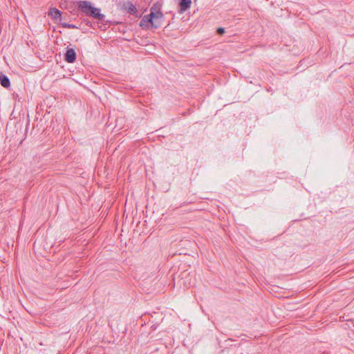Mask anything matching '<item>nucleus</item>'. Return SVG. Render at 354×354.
Here are the masks:
<instances>
[{"instance_id":"obj_8","label":"nucleus","mask_w":354,"mask_h":354,"mask_svg":"<svg viewBox=\"0 0 354 354\" xmlns=\"http://www.w3.org/2000/svg\"><path fill=\"white\" fill-rule=\"evenodd\" d=\"M128 12L131 15L136 14L137 12V8L133 4L129 3L128 7Z\"/></svg>"},{"instance_id":"obj_5","label":"nucleus","mask_w":354,"mask_h":354,"mask_svg":"<svg viewBox=\"0 0 354 354\" xmlns=\"http://www.w3.org/2000/svg\"><path fill=\"white\" fill-rule=\"evenodd\" d=\"M192 0H181L179 3L180 11L181 12H185L191 7Z\"/></svg>"},{"instance_id":"obj_4","label":"nucleus","mask_w":354,"mask_h":354,"mask_svg":"<svg viewBox=\"0 0 354 354\" xmlns=\"http://www.w3.org/2000/svg\"><path fill=\"white\" fill-rule=\"evenodd\" d=\"M140 26L147 28H149V27L152 28V21L149 15H145L142 17L140 22Z\"/></svg>"},{"instance_id":"obj_3","label":"nucleus","mask_w":354,"mask_h":354,"mask_svg":"<svg viewBox=\"0 0 354 354\" xmlns=\"http://www.w3.org/2000/svg\"><path fill=\"white\" fill-rule=\"evenodd\" d=\"M65 60L68 63H73L76 60V53L73 48H67L65 53Z\"/></svg>"},{"instance_id":"obj_6","label":"nucleus","mask_w":354,"mask_h":354,"mask_svg":"<svg viewBox=\"0 0 354 354\" xmlns=\"http://www.w3.org/2000/svg\"><path fill=\"white\" fill-rule=\"evenodd\" d=\"M62 12L57 8H50L48 12V15L54 19H57L61 17Z\"/></svg>"},{"instance_id":"obj_2","label":"nucleus","mask_w":354,"mask_h":354,"mask_svg":"<svg viewBox=\"0 0 354 354\" xmlns=\"http://www.w3.org/2000/svg\"><path fill=\"white\" fill-rule=\"evenodd\" d=\"M149 16L152 21V28H158L162 26L164 15L162 11L156 7V4L151 8Z\"/></svg>"},{"instance_id":"obj_9","label":"nucleus","mask_w":354,"mask_h":354,"mask_svg":"<svg viewBox=\"0 0 354 354\" xmlns=\"http://www.w3.org/2000/svg\"><path fill=\"white\" fill-rule=\"evenodd\" d=\"M62 26L65 27V28H75V27L74 25L69 24H67V23L63 24Z\"/></svg>"},{"instance_id":"obj_10","label":"nucleus","mask_w":354,"mask_h":354,"mask_svg":"<svg viewBox=\"0 0 354 354\" xmlns=\"http://www.w3.org/2000/svg\"><path fill=\"white\" fill-rule=\"evenodd\" d=\"M217 32L218 34H223L225 32V29L223 28H218L217 30Z\"/></svg>"},{"instance_id":"obj_7","label":"nucleus","mask_w":354,"mask_h":354,"mask_svg":"<svg viewBox=\"0 0 354 354\" xmlns=\"http://www.w3.org/2000/svg\"><path fill=\"white\" fill-rule=\"evenodd\" d=\"M0 84L4 88H8L10 85L9 78L3 74H1L0 75Z\"/></svg>"},{"instance_id":"obj_1","label":"nucleus","mask_w":354,"mask_h":354,"mask_svg":"<svg viewBox=\"0 0 354 354\" xmlns=\"http://www.w3.org/2000/svg\"><path fill=\"white\" fill-rule=\"evenodd\" d=\"M79 8L87 16L93 17L98 20H103L105 17L104 15L100 12V9L93 7L89 1H80Z\"/></svg>"}]
</instances>
